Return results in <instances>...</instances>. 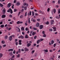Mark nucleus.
I'll return each mask as SVG.
<instances>
[{"instance_id": "31", "label": "nucleus", "mask_w": 60, "mask_h": 60, "mask_svg": "<svg viewBox=\"0 0 60 60\" xmlns=\"http://www.w3.org/2000/svg\"><path fill=\"white\" fill-rule=\"evenodd\" d=\"M17 24H20V21H17Z\"/></svg>"}, {"instance_id": "16", "label": "nucleus", "mask_w": 60, "mask_h": 60, "mask_svg": "<svg viewBox=\"0 0 60 60\" xmlns=\"http://www.w3.org/2000/svg\"><path fill=\"white\" fill-rule=\"evenodd\" d=\"M28 38V36H27V34L26 35L25 37V38H26V39H27V38Z\"/></svg>"}, {"instance_id": "28", "label": "nucleus", "mask_w": 60, "mask_h": 60, "mask_svg": "<svg viewBox=\"0 0 60 60\" xmlns=\"http://www.w3.org/2000/svg\"><path fill=\"white\" fill-rule=\"evenodd\" d=\"M24 9H22V10H21V12H23V11H24Z\"/></svg>"}, {"instance_id": "14", "label": "nucleus", "mask_w": 60, "mask_h": 60, "mask_svg": "<svg viewBox=\"0 0 60 60\" xmlns=\"http://www.w3.org/2000/svg\"><path fill=\"white\" fill-rule=\"evenodd\" d=\"M20 4L19 2H17L16 4L17 6H19V5H20Z\"/></svg>"}, {"instance_id": "27", "label": "nucleus", "mask_w": 60, "mask_h": 60, "mask_svg": "<svg viewBox=\"0 0 60 60\" xmlns=\"http://www.w3.org/2000/svg\"><path fill=\"white\" fill-rule=\"evenodd\" d=\"M3 56V54L2 53H0V57H2Z\"/></svg>"}, {"instance_id": "23", "label": "nucleus", "mask_w": 60, "mask_h": 60, "mask_svg": "<svg viewBox=\"0 0 60 60\" xmlns=\"http://www.w3.org/2000/svg\"><path fill=\"white\" fill-rule=\"evenodd\" d=\"M0 26L2 28H3V27H4V25H1Z\"/></svg>"}, {"instance_id": "29", "label": "nucleus", "mask_w": 60, "mask_h": 60, "mask_svg": "<svg viewBox=\"0 0 60 60\" xmlns=\"http://www.w3.org/2000/svg\"><path fill=\"white\" fill-rule=\"evenodd\" d=\"M4 5H3L1 3H0V7H3Z\"/></svg>"}, {"instance_id": "40", "label": "nucleus", "mask_w": 60, "mask_h": 60, "mask_svg": "<svg viewBox=\"0 0 60 60\" xmlns=\"http://www.w3.org/2000/svg\"><path fill=\"white\" fill-rule=\"evenodd\" d=\"M24 9L25 10H27V8H26V7H24Z\"/></svg>"}, {"instance_id": "10", "label": "nucleus", "mask_w": 60, "mask_h": 60, "mask_svg": "<svg viewBox=\"0 0 60 60\" xmlns=\"http://www.w3.org/2000/svg\"><path fill=\"white\" fill-rule=\"evenodd\" d=\"M36 26L37 27H39V23L38 22H37V23L36 25Z\"/></svg>"}, {"instance_id": "60", "label": "nucleus", "mask_w": 60, "mask_h": 60, "mask_svg": "<svg viewBox=\"0 0 60 60\" xmlns=\"http://www.w3.org/2000/svg\"><path fill=\"white\" fill-rule=\"evenodd\" d=\"M21 51H24V49H21Z\"/></svg>"}, {"instance_id": "24", "label": "nucleus", "mask_w": 60, "mask_h": 60, "mask_svg": "<svg viewBox=\"0 0 60 60\" xmlns=\"http://www.w3.org/2000/svg\"><path fill=\"white\" fill-rule=\"evenodd\" d=\"M33 30H37V29L35 27L33 28Z\"/></svg>"}, {"instance_id": "43", "label": "nucleus", "mask_w": 60, "mask_h": 60, "mask_svg": "<svg viewBox=\"0 0 60 60\" xmlns=\"http://www.w3.org/2000/svg\"><path fill=\"white\" fill-rule=\"evenodd\" d=\"M33 21L34 22H36V20H35V19H34L33 20Z\"/></svg>"}, {"instance_id": "37", "label": "nucleus", "mask_w": 60, "mask_h": 60, "mask_svg": "<svg viewBox=\"0 0 60 60\" xmlns=\"http://www.w3.org/2000/svg\"><path fill=\"white\" fill-rule=\"evenodd\" d=\"M1 43L3 44H4L5 42H4V41H2Z\"/></svg>"}, {"instance_id": "39", "label": "nucleus", "mask_w": 60, "mask_h": 60, "mask_svg": "<svg viewBox=\"0 0 60 60\" xmlns=\"http://www.w3.org/2000/svg\"><path fill=\"white\" fill-rule=\"evenodd\" d=\"M20 50H21L20 49H19L18 50V52H19V53H20V52H20Z\"/></svg>"}, {"instance_id": "64", "label": "nucleus", "mask_w": 60, "mask_h": 60, "mask_svg": "<svg viewBox=\"0 0 60 60\" xmlns=\"http://www.w3.org/2000/svg\"><path fill=\"white\" fill-rule=\"evenodd\" d=\"M33 33V31H31L30 32V34H32V33Z\"/></svg>"}, {"instance_id": "26", "label": "nucleus", "mask_w": 60, "mask_h": 60, "mask_svg": "<svg viewBox=\"0 0 60 60\" xmlns=\"http://www.w3.org/2000/svg\"><path fill=\"white\" fill-rule=\"evenodd\" d=\"M20 54H19L17 56V57H18V58L19 57H20Z\"/></svg>"}, {"instance_id": "35", "label": "nucleus", "mask_w": 60, "mask_h": 60, "mask_svg": "<svg viewBox=\"0 0 60 60\" xmlns=\"http://www.w3.org/2000/svg\"><path fill=\"white\" fill-rule=\"evenodd\" d=\"M58 3L59 4H60V0H58Z\"/></svg>"}, {"instance_id": "53", "label": "nucleus", "mask_w": 60, "mask_h": 60, "mask_svg": "<svg viewBox=\"0 0 60 60\" xmlns=\"http://www.w3.org/2000/svg\"><path fill=\"white\" fill-rule=\"evenodd\" d=\"M43 34H45V31H43L42 32Z\"/></svg>"}, {"instance_id": "3", "label": "nucleus", "mask_w": 60, "mask_h": 60, "mask_svg": "<svg viewBox=\"0 0 60 60\" xmlns=\"http://www.w3.org/2000/svg\"><path fill=\"white\" fill-rule=\"evenodd\" d=\"M11 3H9L7 5V7H10L11 6Z\"/></svg>"}, {"instance_id": "36", "label": "nucleus", "mask_w": 60, "mask_h": 60, "mask_svg": "<svg viewBox=\"0 0 60 60\" xmlns=\"http://www.w3.org/2000/svg\"><path fill=\"white\" fill-rule=\"evenodd\" d=\"M17 28L19 30V32H20V29H19V28H18V27H17Z\"/></svg>"}, {"instance_id": "59", "label": "nucleus", "mask_w": 60, "mask_h": 60, "mask_svg": "<svg viewBox=\"0 0 60 60\" xmlns=\"http://www.w3.org/2000/svg\"><path fill=\"white\" fill-rule=\"evenodd\" d=\"M26 3H25L24 4V6H25V5H26Z\"/></svg>"}, {"instance_id": "62", "label": "nucleus", "mask_w": 60, "mask_h": 60, "mask_svg": "<svg viewBox=\"0 0 60 60\" xmlns=\"http://www.w3.org/2000/svg\"><path fill=\"white\" fill-rule=\"evenodd\" d=\"M2 24H3V22H0V24L1 25Z\"/></svg>"}, {"instance_id": "57", "label": "nucleus", "mask_w": 60, "mask_h": 60, "mask_svg": "<svg viewBox=\"0 0 60 60\" xmlns=\"http://www.w3.org/2000/svg\"><path fill=\"white\" fill-rule=\"evenodd\" d=\"M56 44H54V47H56Z\"/></svg>"}, {"instance_id": "6", "label": "nucleus", "mask_w": 60, "mask_h": 60, "mask_svg": "<svg viewBox=\"0 0 60 60\" xmlns=\"http://www.w3.org/2000/svg\"><path fill=\"white\" fill-rule=\"evenodd\" d=\"M19 38V39H24V37L22 35H21V36H19L18 37Z\"/></svg>"}, {"instance_id": "38", "label": "nucleus", "mask_w": 60, "mask_h": 60, "mask_svg": "<svg viewBox=\"0 0 60 60\" xmlns=\"http://www.w3.org/2000/svg\"><path fill=\"white\" fill-rule=\"evenodd\" d=\"M49 11H50V9H49V8H48L47 10V11H48L49 12Z\"/></svg>"}, {"instance_id": "2", "label": "nucleus", "mask_w": 60, "mask_h": 60, "mask_svg": "<svg viewBox=\"0 0 60 60\" xmlns=\"http://www.w3.org/2000/svg\"><path fill=\"white\" fill-rule=\"evenodd\" d=\"M2 12L3 14H5V13L6 12V9H3V10H2Z\"/></svg>"}, {"instance_id": "32", "label": "nucleus", "mask_w": 60, "mask_h": 60, "mask_svg": "<svg viewBox=\"0 0 60 60\" xmlns=\"http://www.w3.org/2000/svg\"><path fill=\"white\" fill-rule=\"evenodd\" d=\"M29 30V29L28 28H25V30L26 31H28Z\"/></svg>"}, {"instance_id": "18", "label": "nucleus", "mask_w": 60, "mask_h": 60, "mask_svg": "<svg viewBox=\"0 0 60 60\" xmlns=\"http://www.w3.org/2000/svg\"><path fill=\"white\" fill-rule=\"evenodd\" d=\"M40 40H38L37 42V44H39V43H40Z\"/></svg>"}, {"instance_id": "55", "label": "nucleus", "mask_w": 60, "mask_h": 60, "mask_svg": "<svg viewBox=\"0 0 60 60\" xmlns=\"http://www.w3.org/2000/svg\"><path fill=\"white\" fill-rule=\"evenodd\" d=\"M15 42H17V41H18V39H15Z\"/></svg>"}, {"instance_id": "58", "label": "nucleus", "mask_w": 60, "mask_h": 60, "mask_svg": "<svg viewBox=\"0 0 60 60\" xmlns=\"http://www.w3.org/2000/svg\"><path fill=\"white\" fill-rule=\"evenodd\" d=\"M56 19H59V17H58L57 16H56Z\"/></svg>"}, {"instance_id": "12", "label": "nucleus", "mask_w": 60, "mask_h": 60, "mask_svg": "<svg viewBox=\"0 0 60 60\" xmlns=\"http://www.w3.org/2000/svg\"><path fill=\"white\" fill-rule=\"evenodd\" d=\"M9 55L11 56H12L13 55V53H12V52H10L9 53Z\"/></svg>"}, {"instance_id": "49", "label": "nucleus", "mask_w": 60, "mask_h": 60, "mask_svg": "<svg viewBox=\"0 0 60 60\" xmlns=\"http://www.w3.org/2000/svg\"><path fill=\"white\" fill-rule=\"evenodd\" d=\"M46 24V25H49V22H47Z\"/></svg>"}, {"instance_id": "25", "label": "nucleus", "mask_w": 60, "mask_h": 60, "mask_svg": "<svg viewBox=\"0 0 60 60\" xmlns=\"http://www.w3.org/2000/svg\"><path fill=\"white\" fill-rule=\"evenodd\" d=\"M54 41L53 40H52L51 41V44H53V43H54Z\"/></svg>"}, {"instance_id": "51", "label": "nucleus", "mask_w": 60, "mask_h": 60, "mask_svg": "<svg viewBox=\"0 0 60 60\" xmlns=\"http://www.w3.org/2000/svg\"><path fill=\"white\" fill-rule=\"evenodd\" d=\"M6 45H4L3 46V47L4 48V47H6Z\"/></svg>"}, {"instance_id": "21", "label": "nucleus", "mask_w": 60, "mask_h": 60, "mask_svg": "<svg viewBox=\"0 0 60 60\" xmlns=\"http://www.w3.org/2000/svg\"><path fill=\"white\" fill-rule=\"evenodd\" d=\"M5 15H2V18H4L5 17Z\"/></svg>"}, {"instance_id": "8", "label": "nucleus", "mask_w": 60, "mask_h": 60, "mask_svg": "<svg viewBox=\"0 0 60 60\" xmlns=\"http://www.w3.org/2000/svg\"><path fill=\"white\" fill-rule=\"evenodd\" d=\"M54 23V21L53 20H52L51 21V25H53Z\"/></svg>"}, {"instance_id": "44", "label": "nucleus", "mask_w": 60, "mask_h": 60, "mask_svg": "<svg viewBox=\"0 0 60 60\" xmlns=\"http://www.w3.org/2000/svg\"><path fill=\"white\" fill-rule=\"evenodd\" d=\"M32 15H34V11L32 12Z\"/></svg>"}, {"instance_id": "22", "label": "nucleus", "mask_w": 60, "mask_h": 60, "mask_svg": "<svg viewBox=\"0 0 60 60\" xmlns=\"http://www.w3.org/2000/svg\"><path fill=\"white\" fill-rule=\"evenodd\" d=\"M53 12L54 13H56V9H54L53 10Z\"/></svg>"}, {"instance_id": "30", "label": "nucleus", "mask_w": 60, "mask_h": 60, "mask_svg": "<svg viewBox=\"0 0 60 60\" xmlns=\"http://www.w3.org/2000/svg\"><path fill=\"white\" fill-rule=\"evenodd\" d=\"M17 9H15L14 10V12H16V11H17Z\"/></svg>"}, {"instance_id": "47", "label": "nucleus", "mask_w": 60, "mask_h": 60, "mask_svg": "<svg viewBox=\"0 0 60 60\" xmlns=\"http://www.w3.org/2000/svg\"><path fill=\"white\" fill-rule=\"evenodd\" d=\"M15 53H16L15 51V50H14L13 52V54H15Z\"/></svg>"}, {"instance_id": "48", "label": "nucleus", "mask_w": 60, "mask_h": 60, "mask_svg": "<svg viewBox=\"0 0 60 60\" xmlns=\"http://www.w3.org/2000/svg\"><path fill=\"white\" fill-rule=\"evenodd\" d=\"M16 2H17L16 0H14V4H15V3H16Z\"/></svg>"}, {"instance_id": "15", "label": "nucleus", "mask_w": 60, "mask_h": 60, "mask_svg": "<svg viewBox=\"0 0 60 60\" xmlns=\"http://www.w3.org/2000/svg\"><path fill=\"white\" fill-rule=\"evenodd\" d=\"M31 45V44L30 43H28L27 44V47H29Z\"/></svg>"}, {"instance_id": "41", "label": "nucleus", "mask_w": 60, "mask_h": 60, "mask_svg": "<svg viewBox=\"0 0 60 60\" xmlns=\"http://www.w3.org/2000/svg\"><path fill=\"white\" fill-rule=\"evenodd\" d=\"M40 41H43V39H42L41 38V39H40Z\"/></svg>"}, {"instance_id": "45", "label": "nucleus", "mask_w": 60, "mask_h": 60, "mask_svg": "<svg viewBox=\"0 0 60 60\" xmlns=\"http://www.w3.org/2000/svg\"><path fill=\"white\" fill-rule=\"evenodd\" d=\"M44 35H43V36L44 37H46V35L45 34H44Z\"/></svg>"}, {"instance_id": "46", "label": "nucleus", "mask_w": 60, "mask_h": 60, "mask_svg": "<svg viewBox=\"0 0 60 60\" xmlns=\"http://www.w3.org/2000/svg\"><path fill=\"white\" fill-rule=\"evenodd\" d=\"M49 31H50V32H52L53 31V30L52 29H50L49 30Z\"/></svg>"}, {"instance_id": "20", "label": "nucleus", "mask_w": 60, "mask_h": 60, "mask_svg": "<svg viewBox=\"0 0 60 60\" xmlns=\"http://www.w3.org/2000/svg\"><path fill=\"white\" fill-rule=\"evenodd\" d=\"M21 30L22 31H24V27H22L21 28Z\"/></svg>"}, {"instance_id": "33", "label": "nucleus", "mask_w": 60, "mask_h": 60, "mask_svg": "<svg viewBox=\"0 0 60 60\" xmlns=\"http://www.w3.org/2000/svg\"><path fill=\"white\" fill-rule=\"evenodd\" d=\"M35 52V51H34V50L33 51H32V52H31V53L33 54V53H34Z\"/></svg>"}, {"instance_id": "19", "label": "nucleus", "mask_w": 60, "mask_h": 60, "mask_svg": "<svg viewBox=\"0 0 60 60\" xmlns=\"http://www.w3.org/2000/svg\"><path fill=\"white\" fill-rule=\"evenodd\" d=\"M36 32H34L32 34V35H34V34H36Z\"/></svg>"}, {"instance_id": "56", "label": "nucleus", "mask_w": 60, "mask_h": 60, "mask_svg": "<svg viewBox=\"0 0 60 60\" xmlns=\"http://www.w3.org/2000/svg\"><path fill=\"white\" fill-rule=\"evenodd\" d=\"M14 5H13L12 6V9H14Z\"/></svg>"}, {"instance_id": "52", "label": "nucleus", "mask_w": 60, "mask_h": 60, "mask_svg": "<svg viewBox=\"0 0 60 60\" xmlns=\"http://www.w3.org/2000/svg\"><path fill=\"white\" fill-rule=\"evenodd\" d=\"M15 44L16 45H18V42H16L15 43Z\"/></svg>"}, {"instance_id": "17", "label": "nucleus", "mask_w": 60, "mask_h": 60, "mask_svg": "<svg viewBox=\"0 0 60 60\" xmlns=\"http://www.w3.org/2000/svg\"><path fill=\"white\" fill-rule=\"evenodd\" d=\"M43 51L45 52H48V50L47 49L44 50H43Z\"/></svg>"}, {"instance_id": "42", "label": "nucleus", "mask_w": 60, "mask_h": 60, "mask_svg": "<svg viewBox=\"0 0 60 60\" xmlns=\"http://www.w3.org/2000/svg\"><path fill=\"white\" fill-rule=\"evenodd\" d=\"M34 39H36V38H37V36H35L34 37Z\"/></svg>"}, {"instance_id": "4", "label": "nucleus", "mask_w": 60, "mask_h": 60, "mask_svg": "<svg viewBox=\"0 0 60 60\" xmlns=\"http://www.w3.org/2000/svg\"><path fill=\"white\" fill-rule=\"evenodd\" d=\"M39 27L40 28V29H42L43 28V25H41L39 26Z\"/></svg>"}, {"instance_id": "5", "label": "nucleus", "mask_w": 60, "mask_h": 60, "mask_svg": "<svg viewBox=\"0 0 60 60\" xmlns=\"http://www.w3.org/2000/svg\"><path fill=\"white\" fill-rule=\"evenodd\" d=\"M12 37L11 36L10 37H9V40H10V41H11V40H12Z\"/></svg>"}, {"instance_id": "11", "label": "nucleus", "mask_w": 60, "mask_h": 60, "mask_svg": "<svg viewBox=\"0 0 60 60\" xmlns=\"http://www.w3.org/2000/svg\"><path fill=\"white\" fill-rule=\"evenodd\" d=\"M31 13H32V12H31V11H29V13H28L27 14V15H31Z\"/></svg>"}, {"instance_id": "63", "label": "nucleus", "mask_w": 60, "mask_h": 60, "mask_svg": "<svg viewBox=\"0 0 60 60\" xmlns=\"http://www.w3.org/2000/svg\"><path fill=\"white\" fill-rule=\"evenodd\" d=\"M23 22H20V24H22Z\"/></svg>"}, {"instance_id": "7", "label": "nucleus", "mask_w": 60, "mask_h": 60, "mask_svg": "<svg viewBox=\"0 0 60 60\" xmlns=\"http://www.w3.org/2000/svg\"><path fill=\"white\" fill-rule=\"evenodd\" d=\"M24 49L25 51H28L29 49L27 48L26 47H25Z\"/></svg>"}, {"instance_id": "54", "label": "nucleus", "mask_w": 60, "mask_h": 60, "mask_svg": "<svg viewBox=\"0 0 60 60\" xmlns=\"http://www.w3.org/2000/svg\"><path fill=\"white\" fill-rule=\"evenodd\" d=\"M37 21H40V19H37Z\"/></svg>"}, {"instance_id": "50", "label": "nucleus", "mask_w": 60, "mask_h": 60, "mask_svg": "<svg viewBox=\"0 0 60 60\" xmlns=\"http://www.w3.org/2000/svg\"><path fill=\"white\" fill-rule=\"evenodd\" d=\"M20 18H23V15H21L20 16Z\"/></svg>"}, {"instance_id": "61", "label": "nucleus", "mask_w": 60, "mask_h": 60, "mask_svg": "<svg viewBox=\"0 0 60 60\" xmlns=\"http://www.w3.org/2000/svg\"><path fill=\"white\" fill-rule=\"evenodd\" d=\"M58 13H60V9L58 11Z\"/></svg>"}, {"instance_id": "1", "label": "nucleus", "mask_w": 60, "mask_h": 60, "mask_svg": "<svg viewBox=\"0 0 60 60\" xmlns=\"http://www.w3.org/2000/svg\"><path fill=\"white\" fill-rule=\"evenodd\" d=\"M7 11L8 12H10L11 14H12V13H13L12 10L11 8H9V10Z\"/></svg>"}, {"instance_id": "13", "label": "nucleus", "mask_w": 60, "mask_h": 60, "mask_svg": "<svg viewBox=\"0 0 60 60\" xmlns=\"http://www.w3.org/2000/svg\"><path fill=\"white\" fill-rule=\"evenodd\" d=\"M13 50V49H8V51H11L12 52Z\"/></svg>"}, {"instance_id": "9", "label": "nucleus", "mask_w": 60, "mask_h": 60, "mask_svg": "<svg viewBox=\"0 0 60 60\" xmlns=\"http://www.w3.org/2000/svg\"><path fill=\"white\" fill-rule=\"evenodd\" d=\"M53 30L54 31H56V28L55 27H52Z\"/></svg>"}, {"instance_id": "34", "label": "nucleus", "mask_w": 60, "mask_h": 60, "mask_svg": "<svg viewBox=\"0 0 60 60\" xmlns=\"http://www.w3.org/2000/svg\"><path fill=\"white\" fill-rule=\"evenodd\" d=\"M5 39H7L8 38V36L7 35H6L5 36Z\"/></svg>"}]
</instances>
